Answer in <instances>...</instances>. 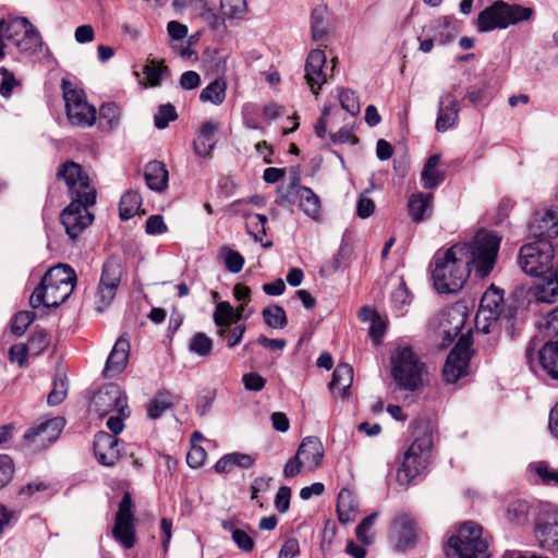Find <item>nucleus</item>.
Returning <instances> with one entry per match:
<instances>
[{
  "instance_id": "nucleus-46",
  "label": "nucleus",
  "mask_w": 558,
  "mask_h": 558,
  "mask_svg": "<svg viewBox=\"0 0 558 558\" xmlns=\"http://www.w3.org/2000/svg\"><path fill=\"white\" fill-rule=\"evenodd\" d=\"M534 470L544 485L558 486V470L544 461L537 462Z\"/></svg>"
},
{
  "instance_id": "nucleus-8",
  "label": "nucleus",
  "mask_w": 558,
  "mask_h": 558,
  "mask_svg": "<svg viewBox=\"0 0 558 558\" xmlns=\"http://www.w3.org/2000/svg\"><path fill=\"white\" fill-rule=\"evenodd\" d=\"M532 15L530 8L518 4H509L505 1H495L478 14L476 25L482 33L496 28H507L512 24L529 20Z\"/></svg>"
},
{
  "instance_id": "nucleus-36",
  "label": "nucleus",
  "mask_w": 558,
  "mask_h": 558,
  "mask_svg": "<svg viewBox=\"0 0 558 558\" xmlns=\"http://www.w3.org/2000/svg\"><path fill=\"white\" fill-rule=\"evenodd\" d=\"M226 82L217 78L201 92L199 99L203 102H211L216 106L221 105L226 98Z\"/></svg>"
},
{
  "instance_id": "nucleus-35",
  "label": "nucleus",
  "mask_w": 558,
  "mask_h": 558,
  "mask_svg": "<svg viewBox=\"0 0 558 558\" xmlns=\"http://www.w3.org/2000/svg\"><path fill=\"white\" fill-rule=\"evenodd\" d=\"M357 510V504L349 489H341L337 500V512L340 522L347 523L353 519Z\"/></svg>"
},
{
  "instance_id": "nucleus-19",
  "label": "nucleus",
  "mask_w": 558,
  "mask_h": 558,
  "mask_svg": "<svg viewBox=\"0 0 558 558\" xmlns=\"http://www.w3.org/2000/svg\"><path fill=\"white\" fill-rule=\"evenodd\" d=\"M304 71L310 89L317 96L322 86L327 82L325 52L320 49L312 50L306 59Z\"/></svg>"
},
{
  "instance_id": "nucleus-45",
  "label": "nucleus",
  "mask_w": 558,
  "mask_h": 558,
  "mask_svg": "<svg viewBox=\"0 0 558 558\" xmlns=\"http://www.w3.org/2000/svg\"><path fill=\"white\" fill-rule=\"evenodd\" d=\"M121 118V109L112 102L104 104L99 109V120L109 129L118 126Z\"/></svg>"
},
{
  "instance_id": "nucleus-62",
  "label": "nucleus",
  "mask_w": 558,
  "mask_h": 558,
  "mask_svg": "<svg viewBox=\"0 0 558 558\" xmlns=\"http://www.w3.org/2000/svg\"><path fill=\"white\" fill-rule=\"evenodd\" d=\"M385 330V322L379 317V315H373L372 323L369 326V336L375 343L380 342L381 338L384 337Z\"/></svg>"
},
{
  "instance_id": "nucleus-10",
  "label": "nucleus",
  "mask_w": 558,
  "mask_h": 558,
  "mask_svg": "<svg viewBox=\"0 0 558 558\" xmlns=\"http://www.w3.org/2000/svg\"><path fill=\"white\" fill-rule=\"evenodd\" d=\"M64 424L60 416L35 423L25 432L21 448L32 454L46 450L58 440Z\"/></svg>"
},
{
  "instance_id": "nucleus-39",
  "label": "nucleus",
  "mask_w": 558,
  "mask_h": 558,
  "mask_svg": "<svg viewBox=\"0 0 558 558\" xmlns=\"http://www.w3.org/2000/svg\"><path fill=\"white\" fill-rule=\"evenodd\" d=\"M530 506L525 500H514L507 507L506 518L509 523L523 525L529 521Z\"/></svg>"
},
{
  "instance_id": "nucleus-12",
  "label": "nucleus",
  "mask_w": 558,
  "mask_h": 558,
  "mask_svg": "<svg viewBox=\"0 0 558 558\" xmlns=\"http://www.w3.org/2000/svg\"><path fill=\"white\" fill-rule=\"evenodd\" d=\"M472 340L468 336H461L447 356L442 368L446 383L453 384L459 378L468 375L469 363L472 355Z\"/></svg>"
},
{
  "instance_id": "nucleus-17",
  "label": "nucleus",
  "mask_w": 558,
  "mask_h": 558,
  "mask_svg": "<svg viewBox=\"0 0 558 558\" xmlns=\"http://www.w3.org/2000/svg\"><path fill=\"white\" fill-rule=\"evenodd\" d=\"M529 233L535 241L551 242L558 235V209H539L534 213Z\"/></svg>"
},
{
  "instance_id": "nucleus-42",
  "label": "nucleus",
  "mask_w": 558,
  "mask_h": 558,
  "mask_svg": "<svg viewBox=\"0 0 558 558\" xmlns=\"http://www.w3.org/2000/svg\"><path fill=\"white\" fill-rule=\"evenodd\" d=\"M326 7L325 5H318L315 9H313L311 14V29H312V37L314 40H322L326 36V28H325V15H326Z\"/></svg>"
},
{
  "instance_id": "nucleus-14",
  "label": "nucleus",
  "mask_w": 558,
  "mask_h": 558,
  "mask_svg": "<svg viewBox=\"0 0 558 558\" xmlns=\"http://www.w3.org/2000/svg\"><path fill=\"white\" fill-rule=\"evenodd\" d=\"M502 300V292L494 286L484 292L475 316L476 327L480 331L484 333L494 331L501 313Z\"/></svg>"
},
{
  "instance_id": "nucleus-60",
  "label": "nucleus",
  "mask_w": 558,
  "mask_h": 558,
  "mask_svg": "<svg viewBox=\"0 0 558 558\" xmlns=\"http://www.w3.org/2000/svg\"><path fill=\"white\" fill-rule=\"evenodd\" d=\"M0 75L2 77L0 84V94L3 97L11 96L13 87L17 84L14 75L5 68H0Z\"/></svg>"
},
{
  "instance_id": "nucleus-7",
  "label": "nucleus",
  "mask_w": 558,
  "mask_h": 558,
  "mask_svg": "<svg viewBox=\"0 0 558 558\" xmlns=\"http://www.w3.org/2000/svg\"><path fill=\"white\" fill-rule=\"evenodd\" d=\"M487 547L482 526L469 521L449 538L446 555L448 558H488Z\"/></svg>"
},
{
  "instance_id": "nucleus-58",
  "label": "nucleus",
  "mask_w": 558,
  "mask_h": 558,
  "mask_svg": "<svg viewBox=\"0 0 558 558\" xmlns=\"http://www.w3.org/2000/svg\"><path fill=\"white\" fill-rule=\"evenodd\" d=\"M291 488L281 486L275 497V507L280 513H286L290 507Z\"/></svg>"
},
{
  "instance_id": "nucleus-2",
  "label": "nucleus",
  "mask_w": 558,
  "mask_h": 558,
  "mask_svg": "<svg viewBox=\"0 0 558 558\" xmlns=\"http://www.w3.org/2000/svg\"><path fill=\"white\" fill-rule=\"evenodd\" d=\"M57 175L64 180L72 198L61 213L60 221L69 238L76 240L94 220L87 208L96 202V190L82 167L73 161L64 162Z\"/></svg>"
},
{
  "instance_id": "nucleus-47",
  "label": "nucleus",
  "mask_w": 558,
  "mask_h": 558,
  "mask_svg": "<svg viewBox=\"0 0 558 558\" xmlns=\"http://www.w3.org/2000/svg\"><path fill=\"white\" fill-rule=\"evenodd\" d=\"M177 118L175 108L171 104L161 105L154 118L155 126L159 130L166 129Z\"/></svg>"
},
{
  "instance_id": "nucleus-31",
  "label": "nucleus",
  "mask_w": 558,
  "mask_h": 558,
  "mask_svg": "<svg viewBox=\"0 0 558 558\" xmlns=\"http://www.w3.org/2000/svg\"><path fill=\"white\" fill-rule=\"evenodd\" d=\"M299 201V207L311 219L318 220L320 217L319 197L310 187L299 189L294 202Z\"/></svg>"
},
{
  "instance_id": "nucleus-50",
  "label": "nucleus",
  "mask_w": 558,
  "mask_h": 558,
  "mask_svg": "<svg viewBox=\"0 0 558 558\" xmlns=\"http://www.w3.org/2000/svg\"><path fill=\"white\" fill-rule=\"evenodd\" d=\"M35 313L32 311L19 312L12 319L11 329L12 332L21 336L23 335L28 326L34 322Z\"/></svg>"
},
{
  "instance_id": "nucleus-54",
  "label": "nucleus",
  "mask_w": 558,
  "mask_h": 558,
  "mask_svg": "<svg viewBox=\"0 0 558 558\" xmlns=\"http://www.w3.org/2000/svg\"><path fill=\"white\" fill-rule=\"evenodd\" d=\"M68 389L64 380L54 381L53 389L47 397V402L51 407L59 405L66 397Z\"/></svg>"
},
{
  "instance_id": "nucleus-20",
  "label": "nucleus",
  "mask_w": 558,
  "mask_h": 558,
  "mask_svg": "<svg viewBox=\"0 0 558 558\" xmlns=\"http://www.w3.org/2000/svg\"><path fill=\"white\" fill-rule=\"evenodd\" d=\"M122 276L121 265L114 259H108L104 264L100 282L98 286V296L104 306L109 305L116 296Z\"/></svg>"
},
{
  "instance_id": "nucleus-1",
  "label": "nucleus",
  "mask_w": 558,
  "mask_h": 558,
  "mask_svg": "<svg viewBox=\"0 0 558 558\" xmlns=\"http://www.w3.org/2000/svg\"><path fill=\"white\" fill-rule=\"evenodd\" d=\"M500 239L490 232L481 231L465 243L452 245L434 257L433 280L435 288L442 293L461 290L471 269L484 278L494 268Z\"/></svg>"
},
{
  "instance_id": "nucleus-56",
  "label": "nucleus",
  "mask_w": 558,
  "mask_h": 558,
  "mask_svg": "<svg viewBox=\"0 0 558 558\" xmlns=\"http://www.w3.org/2000/svg\"><path fill=\"white\" fill-rule=\"evenodd\" d=\"M206 457L204 448L193 445L186 454V462L191 468L197 469L204 464Z\"/></svg>"
},
{
  "instance_id": "nucleus-30",
  "label": "nucleus",
  "mask_w": 558,
  "mask_h": 558,
  "mask_svg": "<svg viewBox=\"0 0 558 558\" xmlns=\"http://www.w3.org/2000/svg\"><path fill=\"white\" fill-rule=\"evenodd\" d=\"M144 178L150 190L161 192L168 184V171L160 161H149L145 166Z\"/></svg>"
},
{
  "instance_id": "nucleus-43",
  "label": "nucleus",
  "mask_w": 558,
  "mask_h": 558,
  "mask_svg": "<svg viewBox=\"0 0 558 558\" xmlns=\"http://www.w3.org/2000/svg\"><path fill=\"white\" fill-rule=\"evenodd\" d=\"M189 350L198 356H208L213 351V340L204 332H197L191 338Z\"/></svg>"
},
{
  "instance_id": "nucleus-3",
  "label": "nucleus",
  "mask_w": 558,
  "mask_h": 558,
  "mask_svg": "<svg viewBox=\"0 0 558 558\" xmlns=\"http://www.w3.org/2000/svg\"><path fill=\"white\" fill-rule=\"evenodd\" d=\"M75 282V271L69 265L60 264L50 268L31 295V306L33 308L40 305L46 307L59 306L72 294Z\"/></svg>"
},
{
  "instance_id": "nucleus-52",
  "label": "nucleus",
  "mask_w": 558,
  "mask_h": 558,
  "mask_svg": "<svg viewBox=\"0 0 558 558\" xmlns=\"http://www.w3.org/2000/svg\"><path fill=\"white\" fill-rule=\"evenodd\" d=\"M378 517L377 512H374L366 518L363 519V521L356 526V537L364 544H371L372 543V536L368 535V532L373 527L376 519Z\"/></svg>"
},
{
  "instance_id": "nucleus-24",
  "label": "nucleus",
  "mask_w": 558,
  "mask_h": 558,
  "mask_svg": "<svg viewBox=\"0 0 558 558\" xmlns=\"http://www.w3.org/2000/svg\"><path fill=\"white\" fill-rule=\"evenodd\" d=\"M129 353V341L123 338H119L107 359L104 375L106 377H114L122 373L126 367Z\"/></svg>"
},
{
  "instance_id": "nucleus-38",
  "label": "nucleus",
  "mask_w": 558,
  "mask_h": 558,
  "mask_svg": "<svg viewBox=\"0 0 558 558\" xmlns=\"http://www.w3.org/2000/svg\"><path fill=\"white\" fill-rule=\"evenodd\" d=\"M142 206V197L135 191L125 192L120 199V217L123 220H128L134 217Z\"/></svg>"
},
{
  "instance_id": "nucleus-33",
  "label": "nucleus",
  "mask_w": 558,
  "mask_h": 558,
  "mask_svg": "<svg viewBox=\"0 0 558 558\" xmlns=\"http://www.w3.org/2000/svg\"><path fill=\"white\" fill-rule=\"evenodd\" d=\"M439 161V155H433L427 159L421 173V180L424 189H435L444 181V173L437 170Z\"/></svg>"
},
{
  "instance_id": "nucleus-37",
  "label": "nucleus",
  "mask_w": 558,
  "mask_h": 558,
  "mask_svg": "<svg viewBox=\"0 0 558 558\" xmlns=\"http://www.w3.org/2000/svg\"><path fill=\"white\" fill-rule=\"evenodd\" d=\"M300 170L294 167L290 169V183L287 187L279 189V201L278 204L283 205H292L294 204L295 193L299 192V189H304L305 186L300 184Z\"/></svg>"
},
{
  "instance_id": "nucleus-53",
  "label": "nucleus",
  "mask_w": 558,
  "mask_h": 558,
  "mask_svg": "<svg viewBox=\"0 0 558 558\" xmlns=\"http://www.w3.org/2000/svg\"><path fill=\"white\" fill-rule=\"evenodd\" d=\"M231 538L238 548L244 553H251L254 549L255 543L253 536L243 529L233 531V536Z\"/></svg>"
},
{
  "instance_id": "nucleus-11",
  "label": "nucleus",
  "mask_w": 558,
  "mask_h": 558,
  "mask_svg": "<svg viewBox=\"0 0 558 558\" xmlns=\"http://www.w3.org/2000/svg\"><path fill=\"white\" fill-rule=\"evenodd\" d=\"M61 86L70 122L81 128L92 126L96 121V109L86 101L84 92L65 78Z\"/></svg>"
},
{
  "instance_id": "nucleus-49",
  "label": "nucleus",
  "mask_w": 558,
  "mask_h": 558,
  "mask_svg": "<svg viewBox=\"0 0 558 558\" xmlns=\"http://www.w3.org/2000/svg\"><path fill=\"white\" fill-rule=\"evenodd\" d=\"M339 100L343 110L352 116L360 113L361 106L359 97L351 89H341L339 93Z\"/></svg>"
},
{
  "instance_id": "nucleus-63",
  "label": "nucleus",
  "mask_w": 558,
  "mask_h": 558,
  "mask_svg": "<svg viewBox=\"0 0 558 558\" xmlns=\"http://www.w3.org/2000/svg\"><path fill=\"white\" fill-rule=\"evenodd\" d=\"M243 384L247 390L259 391L265 387L266 380L257 373H247L243 376Z\"/></svg>"
},
{
  "instance_id": "nucleus-13",
  "label": "nucleus",
  "mask_w": 558,
  "mask_h": 558,
  "mask_svg": "<svg viewBox=\"0 0 558 558\" xmlns=\"http://www.w3.org/2000/svg\"><path fill=\"white\" fill-rule=\"evenodd\" d=\"M133 502L129 493H125L119 504L112 529L113 538L124 548L130 549L136 543Z\"/></svg>"
},
{
  "instance_id": "nucleus-25",
  "label": "nucleus",
  "mask_w": 558,
  "mask_h": 558,
  "mask_svg": "<svg viewBox=\"0 0 558 558\" xmlns=\"http://www.w3.org/2000/svg\"><path fill=\"white\" fill-rule=\"evenodd\" d=\"M295 454L301 458L306 469L313 471L322 464L324 447L317 437H306L300 444Z\"/></svg>"
},
{
  "instance_id": "nucleus-15",
  "label": "nucleus",
  "mask_w": 558,
  "mask_h": 558,
  "mask_svg": "<svg viewBox=\"0 0 558 558\" xmlns=\"http://www.w3.org/2000/svg\"><path fill=\"white\" fill-rule=\"evenodd\" d=\"M90 409L99 416H105L111 412L125 415L128 410L126 397L117 385H107L94 395Z\"/></svg>"
},
{
  "instance_id": "nucleus-48",
  "label": "nucleus",
  "mask_w": 558,
  "mask_h": 558,
  "mask_svg": "<svg viewBox=\"0 0 558 558\" xmlns=\"http://www.w3.org/2000/svg\"><path fill=\"white\" fill-rule=\"evenodd\" d=\"M49 336L45 330H36L26 343L32 355H39L49 345Z\"/></svg>"
},
{
  "instance_id": "nucleus-18",
  "label": "nucleus",
  "mask_w": 558,
  "mask_h": 558,
  "mask_svg": "<svg viewBox=\"0 0 558 558\" xmlns=\"http://www.w3.org/2000/svg\"><path fill=\"white\" fill-rule=\"evenodd\" d=\"M535 352L536 344L533 340L525 351L527 363L532 366L536 361L549 377L558 380V341L546 342L542 349L537 350V357H535Z\"/></svg>"
},
{
  "instance_id": "nucleus-27",
  "label": "nucleus",
  "mask_w": 558,
  "mask_h": 558,
  "mask_svg": "<svg viewBox=\"0 0 558 558\" xmlns=\"http://www.w3.org/2000/svg\"><path fill=\"white\" fill-rule=\"evenodd\" d=\"M243 311L244 305L234 310L228 301L219 302L216 305L213 317L216 326L218 327V335L220 337H225L227 328H229L235 320L242 318Z\"/></svg>"
},
{
  "instance_id": "nucleus-4",
  "label": "nucleus",
  "mask_w": 558,
  "mask_h": 558,
  "mask_svg": "<svg viewBox=\"0 0 558 558\" xmlns=\"http://www.w3.org/2000/svg\"><path fill=\"white\" fill-rule=\"evenodd\" d=\"M391 376L398 387L407 391H417L427 375L426 364L409 345H399L390 356Z\"/></svg>"
},
{
  "instance_id": "nucleus-61",
  "label": "nucleus",
  "mask_w": 558,
  "mask_h": 558,
  "mask_svg": "<svg viewBox=\"0 0 558 558\" xmlns=\"http://www.w3.org/2000/svg\"><path fill=\"white\" fill-rule=\"evenodd\" d=\"M146 233L150 235L162 234L167 231V226L160 215L150 216L145 226Z\"/></svg>"
},
{
  "instance_id": "nucleus-26",
  "label": "nucleus",
  "mask_w": 558,
  "mask_h": 558,
  "mask_svg": "<svg viewBox=\"0 0 558 558\" xmlns=\"http://www.w3.org/2000/svg\"><path fill=\"white\" fill-rule=\"evenodd\" d=\"M434 196L430 193H413L408 201V211L411 219L420 223L432 217Z\"/></svg>"
},
{
  "instance_id": "nucleus-5",
  "label": "nucleus",
  "mask_w": 558,
  "mask_h": 558,
  "mask_svg": "<svg viewBox=\"0 0 558 558\" xmlns=\"http://www.w3.org/2000/svg\"><path fill=\"white\" fill-rule=\"evenodd\" d=\"M10 46L21 53H35L41 47V36L26 17L0 20V60Z\"/></svg>"
},
{
  "instance_id": "nucleus-22",
  "label": "nucleus",
  "mask_w": 558,
  "mask_h": 558,
  "mask_svg": "<svg viewBox=\"0 0 558 558\" xmlns=\"http://www.w3.org/2000/svg\"><path fill=\"white\" fill-rule=\"evenodd\" d=\"M94 451L98 462L106 466L113 465L120 458L118 439L106 432L95 436Z\"/></svg>"
},
{
  "instance_id": "nucleus-57",
  "label": "nucleus",
  "mask_w": 558,
  "mask_h": 558,
  "mask_svg": "<svg viewBox=\"0 0 558 558\" xmlns=\"http://www.w3.org/2000/svg\"><path fill=\"white\" fill-rule=\"evenodd\" d=\"M28 354H31L27 344L24 343L13 344L9 350L10 361L17 363L21 367L26 362Z\"/></svg>"
},
{
  "instance_id": "nucleus-51",
  "label": "nucleus",
  "mask_w": 558,
  "mask_h": 558,
  "mask_svg": "<svg viewBox=\"0 0 558 558\" xmlns=\"http://www.w3.org/2000/svg\"><path fill=\"white\" fill-rule=\"evenodd\" d=\"M221 252L225 255L226 268L232 274L240 272L244 265L243 256L229 247H223Z\"/></svg>"
},
{
  "instance_id": "nucleus-40",
  "label": "nucleus",
  "mask_w": 558,
  "mask_h": 558,
  "mask_svg": "<svg viewBox=\"0 0 558 558\" xmlns=\"http://www.w3.org/2000/svg\"><path fill=\"white\" fill-rule=\"evenodd\" d=\"M143 72L149 86H159L161 82L169 75L168 68L155 60H148L143 69Z\"/></svg>"
},
{
  "instance_id": "nucleus-32",
  "label": "nucleus",
  "mask_w": 558,
  "mask_h": 558,
  "mask_svg": "<svg viewBox=\"0 0 558 558\" xmlns=\"http://www.w3.org/2000/svg\"><path fill=\"white\" fill-rule=\"evenodd\" d=\"M177 402L178 398L174 395L165 390L158 391L147 405V415L151 420H157Z\"/></svg>"
},
{
  "instance_id": "nucleus-29",
  "label": "nucleus",
  "mask_w": 558,
  "mask_h": 558,
  "mask_svg": "<svg viewBox=\"0 0 558 558\" xmlns=\"http://www.w3.org/2000/svg\"><path fill=\"white\" fill-rule=\"evenodd\" d=\"M541 281L535 286V298L539 302L553 303L558 296V269L539 277Z\"/></svg>"
},
{
  "instance_id": "nucleus-44",
  "label": "nucleus",
  "mask_w": 558,
  "mask_h": 558,
  "mask_svg": "<svg viewBox=\"0 0 558 558\" xmlns=\"http://www.w3.org/2000/svg\"><path fill=\"white\" fill-rule=\"evenodd\" d=\"M246 10V0H220V11L225 19H240Z\"/></svg>"
},
{
  "instance_id": "nucleus-23",
  "label": "nucleus",
  "mask_w": 558,
  "mask_h": 558,
  "mask_svg": "<svg viewBox=\"0 0 558 558\" xmlns=\"http://www.w3.org/2000/svg\"><path fill=\"white\" fill-rule=\"evenodd\" d=\"M220 129L218 121H205L196 133L193 142L194 151L199 157H208L218 142L217 133Z\"/></svg>"
},
{
  "instance_id": "nucleus-59",
  "label": "nucleus",
  "mask_w": 558,
  "mask_h": 558,
  "mask_svg": "<svg viewBox=\"0 0 558 558\" xmlns=\"http://www.w3.org/2000/svg\"><path fill=\"white\" fill-rule=\"evenodd\" d=\"M391 302L399 311H402V308L409 304V292L403 281H400L398 287L392 291Z\"/></svg>"
},
{
  "instance_id": "nucleus-9",
  "label": "nucleus",
  "mask_w": 558,
  "mask_h": 558,
  "mask_svg": "<svg viewBox=\"0 0 558 558\" xmlns=\"http://www.w3.org/2000/svg\"><path fill=\"white\" fill-rule=\"evenodd\" d=\"M553 243L546 240L525 244L520 250L519 264L522 270L534 277H541L554 269Z\"/></svg>"
},
{
  "instance_id": "nucleus-64",
  "label": "nucleus",
  "mask_w": 558,
  "mask_h": 558,
  "mask_svg": "<svg viewBox=\"0 0 558 558\" xmlns=\"http://www.w3.org/2000/svg\"><path fill=\"white\" fill-rule=\"evenodd\" d=\"M300 553V545L296 538L287 539L280 549L279 558H293Z\"/></svg>"
},
{
  "instance_id": "nucleus-34",
  "label": "nucleus",
  "mask_w": 558,
  "mask_h": 558,
  "mask_svg": "<svg viewBox=\"0 0 558 558\" xmlns=\"http://www.w3.org/2000/svg\"><path fill=\"white\" fill-rule=\"evenodd\" d=\"M353 383V368L349 364H339L332 374V379L329 384L331 391H338L343 397L347 390Z\"/></svg>"
},
{
  "instance_id": "nucleus-55",
  "label": "nucleus",
  "mask_w": 558,
  "mask_h": 558,
  "mask_svg": "<svg viewBox=\"0 0 558 558\" xmlns=\"http://www.w3.org/2000/svg\"><path fill=\"white\" fill-rule=\"evenodd\" d=\"M13 472L14 466L12 459L7 454H0V488L11 481Z\"/></svg>"
},
{
  "instance_id": "nucleus-41",
  "label": "nucleus",
  "mask_w": 558,
  "mask_h": 558,
  "mask_svg": "<svg viewBox=\"0 0 558 558\" xmlns=\"http://www.w3.org/2000/svg\"><path fill=\"white\" fill-rule=\"evenodd\" d=\"M262 315L265 324L270 328L282 329L288 324L286 312L280 305L274 304L265 307Z\"/></svg>"
},
{
  "instance_id": "nucleus-16",
  "label": "nucleus",
  "mask_w": 558,
  "mask_h": 558,
  "mask_svg": "<svg viewBox=\"0 0 558 558\" xmlns=\"http://www.w3.org/2000/svg\"><path fill=\"white\" fill-rule=\"evenodd\" d=\"M536 544L546 550H558V509L544 510L535 525Z\"/></svg>"
},
{
  "instance_id": "nucleus-28",
  "label": "nucleus",
  "mask_w": 558,
  "mask_h": 558,
  "mask_svg": "<svg viewBox=\"0 0 558 558\" xmlns=\"http://www.w3.org/2000/svg\"><path fill=\"white\" fill-rule=\"evenodd\" d=\"M393 534L399 549L411 546L416 539L415 522L405 515L398 518L393 524Z\"/></svg>"
},
{
  "instance_id": "nucleus-21",
  "label": "nucleus",
  "mask_w": 558,
  "mask_h": 558,
  "mask_svg": "<svg viewBox=\"0 0 558 558\" xmlns=\"http://www.w3.org/2000/svg\"><path fill=\"white\" fill-rule=\"evenodd\" d=\"M460 107L458 100L451 93L444 94L438 100L437 119L435 129L440 132H447L458 125Z\"/></svg>"
},
{
  "instance_id": "nucleus-6",
  "label": "nucleus",
  "mask_w": 558,
  "mask_h": 558,
  "mask_svg": "<svg viewBox=\"0 0 558 558\" xmlns=\"http://www.w3.org/2000/svg\"><path fill=\"white\" fill-rule=\"evenodd\" d=\"M433 450L432 434L427 430H416L414 439L403 453L401 465L397 471V480L401 485L423 474L429 463Z\"/></svg>"
}]
</instances>
